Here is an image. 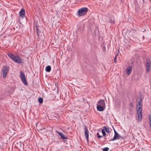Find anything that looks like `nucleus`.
Here are the masks:
<instances>
[{"label": "nucleus", "instance_id": "nucleus-30", "mask_svg": "<svg viewBox=\"0 0 151 151\" xmlns=\"http://www.w3.org/2000/svg\"><path fill=\"white\" fill-rule=\"evenodd\" d=\"M129 106H131V107H132L133 106V104L132 102L130 103L129 104Z\"/></svg>", "mask_w": 151, "mask_h": 151}, {"label": "nucleus", "instance_id": "nucleus-7", "mask_svg": "<svg viewBox=\"0 0 151 151\" xmlns=\"http://www.w3.org/2000/svg\"><path fill=\"white\" fill-rule=\"evenodd\" d=\"M14 59H13V60L15 62L18 63H20L21 62V58L19 56L17 55H15L14 57Z\"/></svg>", "mask_w": 151, "mask_h": 151}, {"label": "nucleus", "instance_id": "nucleus-14", "mask_svg": "<svg viewBox=\"0 0 151 151\" xmlns=\"http://www.w3.org/2000/svg\"><path fill=\"white\" fill-rule=\"evenodd\" d=\"M21 78L22 82L24 83L25 85L27 86L28 85V83L26 79V77H25V78Z\"/></svg>", "mask_w": 151, "mask_h": 151}, {"label": "nucleus", "instance_id": "nucleus-32", "mask_svg": "<svg viewBox=\"0 0 151 151\" xmlns=\"http://www.w3.org/2000/svg\"><path fill=\"white\" fill-rule=\"evenodd\" d=\"M19 143H20V147H21V142H19Z\"/></svg>", "mask_w": 151, "mask_h": 151}, {"label": "nucleus", "instance_id": "nucleus-10", "mask_svg": "<svg viewBox=\"0 0 151 151\" xmlns=\"http://www.w3.org/2000/svg\"><path fill=\"white\" fill-rule=\"evenodd\" d=\"M132 67L129 66L126 69V73L128 75H129L132 72Z\"/></svg>", "mask_w": 151, "mask_h": 151}, {"label": "nucleus", "instance_id": "nucleus-25", "mask_svg": "<svg viewBox=\"0 0 151 151\" xmlns=\"http://www.w3.org/2000/svg\"><path fill=\"white\" fill-rule=\"evenodd\" d=\"M109 150V148L108 147H106L104 148L103 149V151H108Z\"/></svg>", "mask_w": 151, "mask_h": 151}, {"label": "nucleus", "instance_id": "nucleus-5", "mask_svg": "<svg viewBox=\"0 0 151 151\" xmlns=\"http://www.w3.org/2000/svg\"><path fill=\"white\" fill-rule=\"evenodd\" d=\"M144 2V0H137L136 1H135V2L136 8L138 7L139 8L140 6L142 7Z\"/></svg>", "mask_w": 151, "mask_h": 151}, {"label": "nucleus", "instance_id": "nucleus-16", "mask_svg": "<svg viewBox=\"0 0 151 151\" xmlns=\"http://www.w3.org/2000/svg\"><path fill=\"white\" fill-rule=\"evenodd\" d=\"M51 70V67L50 65L47 66L45 68V71L47 72H49Z\"/></svg>", "mask_w": 151, "mask_h": 151}, {"label": "nucleus", "instance_id": "nucleus-9", "mask_svg": "<svg viewBox=\"0 0 151 151\" xmlns=\"http://www.w3.org/2000/svg\"><path fill=\"white\" fill-rule=\"evenodd\" d=\"M97 104L98 105H101L103 106H104V108L105 107V103L104 100H100L98 102Z\"/></svg>", "mask_w": 151, "mask_h": 151}, {"label": "nucleus", "instance_id": "nucleus-11", "mask_svg": "<svg viewBox=\"0 0 151 151\" xmlns=\"http://www.w3.org/2000/svg\"><path fill=\"white\" fill-rule=\"evenodd\" d=\"M57 133L60 135V137L63 139H64L65 141H66L67 139V138L65 137V135L62 133L57 131Z\"/></svg>", "mask_w": 151, "mask_h": 151}, {"label": "nucleus", "instance_id": "nucleus-19", "mask_svg": "<svg viewBox=\"0 0 151 151\" xmlns=\"http://www.w3.org/2000/svg\"><path fill=\"white\" fill-rule=\"evenodd\" d=\"M109 22L113 24L115 23V22L114 21V19L113 17H111L110 19Z\"/></svg>", "mask_w": 151, "mask_h": 151}, {"label": "nucleus", "instance_id": "nucleus-8", "mask_svg": "<svg viewBox=\"0 0 151 151\" xmlns=\"http://www.w3.org/2000/svg\"><path fill=\"white\" fill-rule=\"evenodd\" d=\"M84 136L88 142V141L89 131L86 126L84 127Z\"/></svg>", "mask_w": 151, "mask_h": 151}, {"label": "nucleus", "instance_id": "nucleus-27", "mask_svg": "<svg viewBox=\"0 0 151 151\" xmlns=\"http://www.w3.org/2000/svg\"><path fill=\"white\" fill-rule=\"evenodd\" d=\"M118 55V54L117 53L115 57V58L114 59V62L115 63H116L117 62L116 58H117V56Z\"/></svg>", "mask_w": 151, "mask_h": 151}, {"label": "nucleus", "instance_id": "nucleus-13", "mask_svg": "<svg viewBox=\"0 0 151 151\" xmlns=\"http://www.w3.org/2000/svg\"><path fill=\"white\" fill-rule=\"evenodd\" d=\"M104 106H102L101 105H98L97 106V109L99 111H102L104 110Z\"/></svg>", "mask_w": 151, "mask_h": 151}, {"label": "nucleus", "instance_id": "nucleus-20", "mask_svg": "<svg viewBox=\"0 0 151 151\" xmlns=\"http://www.w3.org/2000/svg\"><path fill=\"white\" fill-rule=\"evenodd\" d=\"M142 101V99L139 100V101H138L137 104L136 106H142L141 102Z\"/></svg>", "mask_w": 151, "mask_h": 151}, {"label": "nucleus", "instance_id": "nucleus-26", "mask_svg": "<svg viewBox=\"0 0 151 151\" xmlns=\"http://www.w3.org/2000/svg\"><path fill=\"white\" fill-rule=\"evenodd\" d=\"M36 29H37V36L38 37L40 34V31H39V29L37 28H36Z\"/></svg>", "mask_w": 151, "mask_h": 151}, {"label": "nucleus", "instance_id": "nucleus-24", "mask_svg": "<svg viewBox=\"0 0 151 151\" xmlns=\"http://www.w3.org/2000/svg\"><path fill=\"white\" fill-rule=\"evenodd\" d=\"M136 31H135V30H132L130 32V34H132V36H133V37H134V35H133L132 34L133 33H135L136 32Z\"/></svg>", "mask_w": 151, "mask_h": 151}, {"label": "nucleus", "instance_id": "nucleus-23", "mask_svg": "<svg viewBox=\"0 0 151 151\" xmlns=\"http://www.w3.org/2000/svg\"><path fill=\"white\" fill-rule=\"evenodd\" d=\"M101 132L103 134V136L104 137L105 136L106 134L104 130V129H102L101 130Z\"/></svg>", "mask_w": 151, "mask_h": 151}, {"label": "nucleus", "instance_id": "nucleus-4", "mask_svg": "<svg viewBox=\"0 0 151 151\" xmlns=\"http://www.w3.org/2000/svg\"><path fill=\"white\" fill-rule=\"evenodd\" d=\"M151 61L150 59L147 60L145 68L147 73H149L151 69Z\"/></svg>", "mask_w": 151, "mask_h": 151}, {"label": "nucleus", "instance_id": "nucleus-6", "mask_svg": "<svg viewBox=\"0 0 151 151\" xmlns=\"http://www.w3.org/2000/svg\"><path fill=\"white\" fill-rule=\"evenodd\" d=\"M114 135L112 139H110L108 141H114L115 140H117L119 139V134L116 131L115 129H114Z\"/></svg>", "mask_w": 151, "mask_h": 151}, {"label": "nucleus", "instance_id": "nucleus-33", "mask_svg": "<svg viewBox=\"0 0 151 151\" xmlns=\"http://www.w3.org/2000/svg\"><path fill=\"white\" fill-rule=\"evenodd\" d=\"M142 39L143 40H144V36H142Z\"/></svg>", "mask_w": 151, "mask_h": 151}, {"label": "nucleus", "instance_id": "nucleus-15", "mask_svg": "<svg viewBox=\"0 0 151 151\" xmlns=\"http://www.w3.org/2000/svg\"><path fill=\"white\" fill-rule=\"evenodd\" d=\"M8 55L9 57L11 58L12 60L14 59L15 55L12 53H9L8 54Z\"/></svg>", "mask_w": 151, "mask_h": 151}, {"label": "nucleus", "instance_id": "nucleus-31", "mask_svg": "<svg viewBox=\"0 0 151 151\" xmlns=\"http://www.w3.org/2000/svg\"><path fill=\"white\" fill-rule=\"evenodd\" d=\"M119 138H120V137H121V138H122V137L120 136V135H119Z\"/></svg>", "mask_w": 151, "mask_h": 151}, {"label": "nucleus", "instance_id": "nucleus-34", "mask_svg": "<svg viewBox=\"0 0 151 151\" xmlns=\"http://www.w3.org/2000/svg\"><path fill=\"white\" fill-rule=\"evenodd\" d=\"M105 140H107V138H106V137H105Z\"/></svg>", "mask_w": 151, "mask_h": 151}, {"label": "nucleus", "instance_id": "nucleus-1", "mask_svg": "<svg viewBox=\"0 0 151 151\" xmlns=\"http://www.w3.org/2000/svg\"><path fill=\"white\" fill-rule=\"evenodd\" d=\"M136 109L138 116V121L139 122L142 120V106H136Z\"/></svg>", "mask_w": 151, "mask_h": 151}, {"label": "nucleus", "instance_id": "nucleus-3", "mask_svg": "<svg viewBox=\"0 0 151 151\" xmlns=\"http://www.w3.org/2000/svg\"><path fill=\"white\" fill-rule=\"evenodd\" d=\"M87 12V8H82L78 10V13L79 16H83L86 14Z\"/></svg>", "mask_w": 151, "mask_h": 151}, {"label": "nucleus", "instance_id": "nucleus-28", "mask_svg": "<svg viewBox=\"0 0 151 151\" xmlns=\"http://www.w3.org/2000/svg\"><path fill=\"white\" fill-rule=\"evenodd\" d=\"M96 136L98 138H101L102 137V136L100 135L99 132L97 133L96 134Z\"/></svg>", "mask_w": 151, "mask_h": 151}, {"label": "nucleus", "instance_id": "nucleus-17", "mask_svg": "<svg viewBox=\"0 0 151 151\" xmlns=\"http://www.w3.org/2000/svg\"><path fill=\"white\" fill-rule=\"evenodd\" d=\"M103 129L105 130L106 132L109 133L110 132V131L109 128L106 126H104L103 127Z\"/></svg>", "mask_w": 151, "mask_h": 151}, {"label": "nucleus", "instance_id": "nucleus-18", "mask_svg": "<svg viewBox=\"0 0 151 151\" xmlns=\"http://www.w3.org/2000/svg\"><path fill=\"white\" fill-rule=\"evenodd\" d=\"M20 78L25 77V74L23 71H20Z\"/></svg>", "mask_w": 151, "mask_h": 151}, {"label": "nucleus", "instance_id": "nucleus-21", "mask_svg": "<svg viewBox=\"0 0 151 151\" xmlns=\"http://www.w3.org/2000/svg\"><path fill=\"white\" fill-rule=\"evenodd\" d=\"M38 101L40 103L42 104L43 102V99L42 98L40 97L38 99Z\"/></svg>", "mask_w": 151, "mask_h": 151}, {"label": "nucleus", "instance_id": "nucleus-2", "mask_svg": "<svg viewBox=\"0 0 151 151\" xmlns=\"http://www.w3.org/2000/svg\"><path fill=\"white\" fill-rule=\"evenodd\" d=\"M9 68L7 65H4L2 68V72L3 74V78H5L8 73L9 70Z\"/></svg>", "mask_w": 151, "mask_h": 151}, {"label": "nucleus", "instance_id": "nucleus-29", "mask_svg": "<svg viewBox=\"0 0 151 151\" xmlns=\"http://www.w3.org/2000/svg\"><path fill=\"white\" fill-rule=\"evenodd\" d=\"M45 128H44V127H42L41 129H39V130H40V131H42V129H45Z\"/></svg>", "mask_w": 151, "mask_h": 151}, {"label": "nucleus", "instance_id": "nucleus-22", "mask_svg": "<svg viewBox=\"0 0 151 151\" xmlns=\"http://www.w3.org/2000/svg\"><path fill=\"white\" fill-rule=\"evenodd\" d=\"M148 119L149 121V122L150 123V127H151V115H148Z\"/></svg>", "mask_w": 151, "mask_h": 151}, {"label": "nucleus", "instance_id": "nucleus-12", "mask_svg": "<svg viewBox=\"0 0 151 151\" xmlns=\"http://www.w3.org/2000/svg\"><path fill=\"white\" fill-rule=\"evenodd\" d=\"M19 14L20 16L22 18H23L25 16V10L22 9L19 12Z\"/></svg>", "mask_w": 151, "mask_h": 151}]
</instances>
